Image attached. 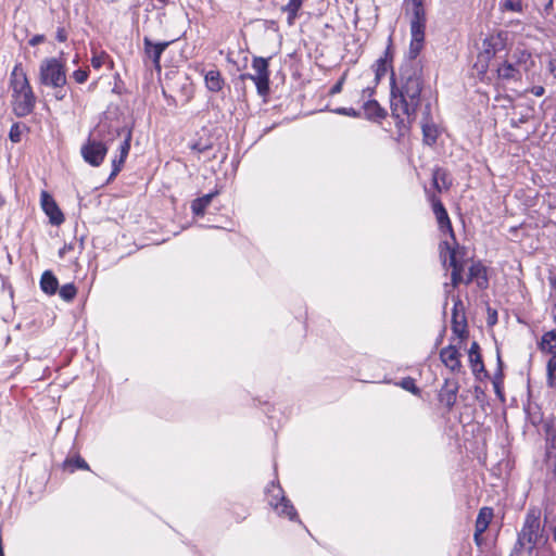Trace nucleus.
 I'll use <instances>...</instances> for the list:
<instances>
[{
  "mask_svg": "<svg viewBox=\"0 0 556 556\" xmlns=\"http://www.w3.org/2000/svg\"><path fill=\"white\" fill-rule=\"evenodd\" d=\"M421 89V71L413 64L400 68L399 80L392 77L391 111L397 127L406 128L415 119Z\"/></svg>",
  "mask_w": 556,
  "mask_h": 556,
  "instance_id": "f257e3e1",
  "label": "nucleus"
},
{
  "mask_svg": "<svg viewBox=\"0 0 556 556\" xmlns=\"http://www.w3.org/2000/svg\"><path fill=\"white\" fill-rule=\"evenodd\" d=\"M124 136L119 144V157L112 161L113 170L111 176L117 175L129 153L131 131L125 129H111L104 126H99L90 132L87 141L81 146L80 153L86 163L91 166L98 167L104 161L108 153L110 143L119 136Z\"/></svg>",
  "mask_w": 556,
  "mask_h": 556,
  "instance_id": "f03ea898",
  "label": "nucleus"
},
{
  "mask_svg": "<svg viewBox=\"0 0 556 556\" xmlns=\"http://www.w3.org/2000/svg\"><path fill=\"white\" fill-rule=\"evenodd\" d=\"M547 542L548 534L541 521V510L531 507L526 514L510 556H531L534 548L544 546Z\"/></svg>",
  "mask_w": 556,
  "mask_h": 556,
  "instance_id": "7ed1b4c3",
  "label": "nucleus"
},
{
  "mask_svg": "<svg viewBox=\"0 0 556 556\" xmlns=\"http://www.w3.org/2000/svg\"><path fill=\"white\" fill-rule=\"evenodd\" d=\"M12 108L18 117L29 115L36 104V96L21 63L16 64L10 75Z\"/></svg>",
  "mask_w": 556,
  "mask_h": 556,
  "instance_id": "20e7f679",
  "label": "nucleus"
},
{
  "mask_svg": "<svg viewBox=\"0 0 556 556\" xmlns=\"http://www.w3.org/2000/svg\"><path fill=\"white\" fill-rule=\"evenodd\" d=\"M405 14L409 18L410 45L409 56L416 59L425 42L427 24L426 10L422 0H404Z\"/></svg>",
  "mask_w": 556,
  "mask_h": 556,
  "instance_id": "39448f33",
  "label": "nucleus"
},
{
  "mask_svg": "<svg viewBox=\"0 0 556 556\" xmlns=\"http://www.w3.org/2000/svg\"><path fill=\"white\" fill-rule=\"evenodd\" d=\"M39 81L51 88L64 87L66 84L64 64L55 58L42 60L39 66Z\"/></svg>",
  "mask_w": 556,
  "mask_h": 556,
  "instance_id": "423d86ee",
  "label": "nucleus"
},
{
  "mask_svg": "<svg viewBox=\"0 0 556 556\" xmlns=\"http://www.w3.org/2000/svg\"><path fill=\"white\" fill-rule=\"evenodd\" d=\"M526 70V64L521 62V59H515L514 55L497 67V76L506 84L517 83L521 80L522 73Z\"/></svg>",
  "mask_w": 556,
  "mask_h": 556,
  "instance_id": "0eeeda50",
  "label": "nucleus"
},
{
  "mask_svg": "<svg viewBox=\"0 0 556 556\" xmlns=\"http://www.w3.org/2000/svg\"><path fill=\"white\" fill-rule=\"evenodd\" d=\"M268 497L270 506L274 507L278 515L286 516L291 520L296 517L294 507L291 505L290 501L285 497L280 486L273 484L268 489Z\"/></svg>",
  "mask_w": 556,
  "mask_h": 556,
  "instance_id": "6e6552de",
  "label": "nucleus"
},
{
  "mask_svg": "<svg viewBox=\"0 0 556 556\" xmlns=\"http://www.w3.org/2000/svg\"><path fill=\"white\" fill-rule=\"evenodd\" d=\"M252 68L256 75L257 81V93L260 96H266L269 91V70L268 60L255 56L252 61Z\"/></svg>",
  "mask_w": 556,
  "mask_h": 556,
  "instance_id": "1a4fd4ad",
  "label": "nucleus"
},
{
  "mask_svg": "<svg viewBox=\"0 0 556 556\" xmlns=\"http://www.w3.org/2000/svg\"><path fill=\"white\" fill-rule=\"evenodd\" d=\"M175 40L153 42L149 37L143 38L146 56L152 61L154 68L161 71V55Z\"/></svg>",
  "mask_w": 556,
  "mask_h": 556,
  "instance_id": "9d476101",
  "label": "nucleus"
},
{
  "mask_svg": "<svg viewBox=\"0 0 556 556\" xmlns=\"http://www.w3.org/2000/svg\"><path fill=\"white\" fill-rule=\"evenodd\" d=\"M460 352L457 345L450 344L440 351V359L444 366L452 372H460L463 365L460 362Z\"/></svg>",
  "mask_w": 556,
  "mask_h": 556,
  "instance_id": "9b49d317",
  "label": "nucleus"
},
{
  "mask_svg": "<svg viewBox=\"0 0 556 556\" xmlns=\"http://www.w3.org/2000/svg\"><path fill=\"white\" fill-rule=\"evenodd\" d=\"M40 204L43 212L49 216L52 225L59 226L64 222L63 213L59 208L54 199L47 191L41 192Z\"/></svg>",
  "mask_w": 556,
  "mask_h": 556,
  "instance_id": "f8f14e48",
  "label": "nucleus"
},
{
  "mask_svg": "<svg viewBox=\"0 0 556 556\" xmlns=\"http://www.w3.org/2000/svg\"><path fill=\"white\" fill-rule=\"evenodd\" d=\"M430 201L432 203L433 214L435 215L439 228L442 231H447L451 236H454L452 224L443 203L435 195H431Z\"/></svg>",
  "mask_w": 556,
  "mask_h": 556,
  "instance_id": "ddd939ff",
  "label": "nucleus"
},
{
  "mask_svg": "<svg viewBox=\"0 0 556 556\" xmlns=\"http://www.w3.org/2000/svg\"><path fill=\"white\" fill-rule=\"evenodd\" d=\"M504 49V42L500 35L490 36L482 42V51L479 58L483 61H489Z\"/></svg>",
  "mask_w": 556,
  "mask_h": 556,
  "instance_id": "4468645a",
  "label": "nucleus"
},
{
  "mask_svg": "<svg viewBox=\"0 0 556 556\" xmlns=\"http://www.w3.org/2000/svg\"><path fill=\"white\" fill-rule=\"evenodd\" d=\"M472 281H476L477 286L481 289L488 286L485 267L479 262H472L468 267L465 283L468 285Z\"/></svg>",
  "mask_w": 556,
  "mask_h": 556,
  "instance_id": "2eb2a0df",
  "label": "nucleus"
},
{
  "mask_svg": "<svg viewBox=\"0 0 556 556\" xmlns=\"http://www.w3.org/2000/svg\"><path fill=\"white\" fill-rule=\"evenodd\" d=\"M468 358L475 375L484 371V365L480 354V346L476 341H473L470 345L468 351Z\"/></svg>",
  "mask_w": 556,
  "mask_h": 556,
  "instance_id": "dca6fc26",
  "label": "nucleus"
},
{
  "mask_svg": "<svg viewBox=\"0 0 556 556\" xmlns=\"http://www.w3.org/2000/svg\"><path fill=\"white\" fill-rule=\"evenodd\" d=\"M452 331L459 339V343H462V341L464 339H466L468 336L467 324H466L465 317L462 316L459 318V315L456 311V306L453 309Z\"/></svg>",
  "mask_w": 556,
  "mask_h": 556,
  "instance_id": "f3484780",
  "label": "nucleus"
},
{
  "mask_svg": "<svg viewBox=\"0 0 556 556\" xmlns=\"http://www.w3.org/2000/svg\"><path fill=\"white\" fill-rule=\"evenodd\" d=\"M204 81L206 88L212 92H218L224 87V79L220 72L217 70L206 72L204 75Z\"/></svg>",
  "mask_w": 556,
  "mask_h": 556,
  "instance_id": "a211bd4d",
  "label": "nucleus"
},
{
  "mask_svg": "<svg viewBox=\"0 0 556 556\" xmlns=\"http://www.w3.org/2000/svg\"><path fill=\"white\" fill-rule=\"evenodd\" d=\"M364 114L368 119H382L387 112L376 100H367L363 104Z\"/></svg>",
  "mask_w": 556,
  "mask_h": 556,
  "instance_id": "6ab92c4d",
  "label": "nucleus"
},
{
  "mask_svg": "<svg viewBox=\"0 0 556 556\" xmlns=\"http://www.w3.org/2000/svg\"><path fill=\"white\" fill-rule=\"evenodd\" d=\"M492 518L493 509L490 507H482L477 516L475 530H477V532H484L492 521Z\"/></svg>",
  "mask_w": 556,
  "mask_h": 556,
  "instance_id": "aec40b11",
  "label": "nucleus"
},
{
  "mask_svg": "<svg viewBox=\"0 0 556 556\" xmlns=\"http://www.w3.org/2000/svg\"><path fill=\"white\" fill-rule=\"evenodd\" d=\"M432 181L434 188L441 192L442 190H447L451 187V180L448 179L447 173L437 167L432 173Z\"/></svg>",
  "mask_w": 556,
  "mask_h": 556,
  "instance_id": "412c9836",
  "label": "nucleus"
},
{
  "mask_svg": "<svg viewBox=\"0 0 556 556\" xmlns=\"http://www.w3.org/2000/svg\"><path fill=\"white\" fill-rule=\"evenodd\" d=\"M58 287H59V282H58V279L55 278V276L51 271H45L40 279L41 290L45 293L52 295L56 292Z\"/></svg>",
  "mask_w": 556,
  "mask_h": 556,
  "instance_id": "4be33fe9",
  "label": "nucleus"
},
{
  "mask_svg": "<svg viewBox=\"0 0 556 556\" xmlns=\"http://www.w3.org/2000/svg\"><path fill=\"white\" fill-rule=\"evenodd\" d=\"M540 349L544 353L556 354V328L542 336Z\"/></svg>",
  "mask_w": 556,
  "mask_h": 556,
  "instance_id": "5701e85b",
  "label": "nucleus"
},
{
  "mask_svg": "<svg viewBox=\"0 0 556 556\" xmlns=\"http://www.w3.org/2000/svg\"><path fill=\"white\" fill-rule=\"evenodd\" d=\"M214 195H215V193H208V194H205L201 198L193 200L191 203L192 213L197 216L204 215V212H205L206 207L210 205V203L212 202V199L214 198Z\"/></svg>",
  "mask_w": 556,
  "mask_h": 556,
  "instance_id": "b1692460",
  "label": "nucleus"
},
{
  "mask_svg": "<svg viewBox=\"0 0 556 556\" xmlns=\"http://www.w3.org/2000/svg\"><path fill=\"white\" fill-rule=\"evenodd\" d=\"M302 3L303 0H289L288 3L282 7V11L288 14L287 22L289 25H293Z\"/></svg>",
  "mask_w": 556,
  "mask_h": 556,
  "instance_id": "393cba45",
  "label": "nucleus"
},
{
  "mask_svg": "<svg viewBox=\"0 0 556 556\" xmlns=\"http://www.w3.org/2000/svg\"><path fill=\"white\" fill-rule=\"evenodd\" d=\"M421 128H422L424 142L429 146L434 144L437 141V138H438V134H439L437 126L433 123L426 122L422 124Z\"/></svg>",
  "mask_w": 556,
  "mask_h": 556,
  "instance_id": "a878e982",
  "label": "nucleus"
},
{
  "mask_svg": "<svg viewBox=\"0 0 556 556\" xmlns=\"http://www.w3.org/2000/svg\"><path fill=\"white\" fill-rule=\"evenodd\" d=\"M546 383L556 389V354H553L546 364Z\"/></svg>",
  "mask_w": 556,
  "mask_h": 556,
  "instance_id": "bb28decb",
  "label": "nucleus"
},
{
  "mask_svg": "<svg viewBox=\"0 0 556 556\" xmlns=\"http://www.w3.org/2000/svg\"><path fill=\"white\" fill-rule=\"evenodd\" d=\"M387 62L383 59H379L375 62L371 67V72L375 75L376 84H378L379 80L387 74Z\"/></svg>",
  "mask_w": 556,
  "mask_h": 556,
  "instance_id": "cd10ccee",
  "label": "nucleus"
},
{
  "mask_svg": "<svg viewBox=\"0 0 556 556\" xmlns=\"http://www.w3.org/2000/svg\"><path fill=\"white\" fill-rule=\"evenodd\" d=\"M450 267H452V273L463 274L465 270V265L463 262L458 261L457 252L455 249L450 250Z\"/></svg>",
  "mask_w": 556,
  "mask_h": 556,
  "instance_id": "c85d7f7f",
  "label": "nucleus"
},
{
  "mask_svg": "<svg viewBox=\"0 0 556 556\" xmlns=\"http://www.w3.org/2000/svg\"><path fill=\"white\" fill-rule=\"evenodd\" d=\"M76 293L77 289L73 283H66L59 290L60 296L67 302L72 301L76 296Z\"/></svg>",
  "mask_w": 556,
  "mask_h": 556,
  "instance_id": "c756f323",
  "label": "nucleus"
},
{
  "mask_svg": "<svg viewBox=\"0 0 556 556\" xmlns=\"http://www.w3.org/2000/svg\"><path fill=\"white\" fill-rule=\"evenodd\" d=\"M65 467H71V471H74L76 468L78 469H89L88 464L81 457L77 456L72 459L65 460Z\"/></svg>",
  "mask_w": 556,
  "mask_h": 556,
  "instance_id": "7c9ffc66",
  "label": "nucleus"
},
{
  "mask_svg": "<svg viewBox=\"0 0 556 556\" xmlns=\"http://www.w3.org/2000/svg\"><path fill=\"white\" fill-rule=\"evenodd\" d=\"M502 8L506 11L520 13L523 10L521 0H505Z\"/></svg>",
  "mask_w": 556,
  "mask_h": 556,
  "instance_id": "2f4dec72",
  "label": "nucleus"
},
{
  "mask_svg": "<svg viewBox=\"0 0 556 556\" xmlns=\"http://www.w3.org/2000/svg\"><path fill=\"white\" fill-rule=\"evenodd\" d=\"M9 138L12 142H20L22 138V128L18 124H13L11 126Z\"/></svg>",
  "mask_w": 556,
  "mask_h": 556,
  "instance_id": "473e14b6",
  "label": "nucleus"
},
{
  "mask_svg": "<svg viewBox=\"0 0 556 556\" xmlns=\"http://www.w3.org/2000/svg\"><path fill=\"white\" fill-rule=\"evenodd\" d=\"M337 114L351 116V117H358L361 116V113L356 111L353 108H338L334 110Z\"/></svg>",
  "mask_w": 556,
  "mask_h": 556,
  "instance_id": "72a5a7b5",
  "label": "nucleus"
},
{
  "mask_svg": "<svg viewBox=\"0 0 556 556\" xmlns=\"http://www.w3.org/2000/svg\"><path fill=\"white\" fill-rule=\"evenodd\" d=\"M345 78H346V73H344L341 76V78L332 86V88L330 89V94H337L342 91Z\"/></svg>",
  "mask_w": 556,
  "mask_h": 556,
  "instance_id": "f704fd0d",
  "label": "nucleus"
},
{
  "mask_svg": "<svg viewBox=\"0 0 556 556\" xmlns=\"http://www.w3.org/2000/svg\"><path fill=\"white\" fill-rule=\"evenodd\" d=\"M73 77L78 84H83L87 80L88 73L84 70H77L73 73Z\"/></svg>",
  "mask_w": 556,
  "mask_h": 556,
  "instance_id": "c9c22d12",
  "label": "nucleus"
},
{
  "mask_svg": "<svg viewBox=\"0 0 556 556\" xmlns=\"http://www.w3.org/2000/svg\"><path fill=\"white\" fill-rule=\"evenodd\" d=\"M402 387L413 393H418V388L416 387L413 379H405L402 382Z\"/></svg>",
  "mask_w": 556,
  "mask_h": 556,
  "instance_id": "e433bc0d",
  "label": "nucleus"
},
{
  "mask_svg": "<svg viewBox=\"0 0 556 556\" xmlns=\"http://www.w3.org/2000/svg\"><path fill=\"white\" fill-rule=\"evenodd\" d=\"M104 60H105V55H104V54H101V55H94V56L91 59V65H92L94 68H100V67L103 65Z\"/></svg>",
  "mask_w": 556,
  "mask_h": 556,
  "instance_id": "4c0bfd02",
  "label": "nucleus"
},
{
  "mask_svg": "<svg viewBox=\"0 0 556 556\" xmlns=\"http://www.w3.org/2000/svg\"><path fill=\"white\" fill-rule=\"evenodd\" d=\"M452 285L453 287H457L459 283L464 282L466 280V277L463 276V274L452 273Z\"/></svg>",
  "mask_w": 556,
  "mask_h": 556,
  "instance_id": "58836bf2",
  "label": "nucleus"
},
{
  "mask_svg": "<svg viewBox=\"0 0 556 556\" xmlns=\"http://www.w3.org/2000/svg\"><path fill=\"white\" fill-rule=\"evenodd\" d=\"M54 97L56 100H63L66 97V91L64 90V87L53 88Z\"/></svg>",
  "mask_w": 556,
  "mask_h": 556,
  "instance_id": "ea45409f",
  "label": "nucleus"
},
{
  "mask_svg": "<svg viewBox=\"0 0 556 556\" xmlns=\"http://www.w3.org/2000/svg\"><path fill=\"white\" fill-rule=\"evenodd\" d=\"M45 40L43 35H36L29 40V45L35 47Z\"/></svg>",
  "mask_w": 556,
  "mask_h": 556,
  "instance_id": "a19ab883",
  "label": "nucleus"
},
{
  "mask_svg": "<svg viewBox=\"0 0 556 556\" xmlns=\"http://www.w3.org/2000/svg\"><path fill=\"white\" fill-rule=\"evenodd\" d=\"M544 92L545 89L542 86H534L531 88V93L534 94L535 97H541L544 94Z\"/></svg>",
  "mask_w": 556,
  "mask_h": 556,
  "instance_id": "79ce46f5",
  "label": "nucleus"
},
{
  "mask_svg": "<svg viewBox=\"0 0 556 556\" xmlns=\"http://www.w3.org/2000/svg\"><path fill=\"white\" fill-rule=\"evenodd\" d=\"M456 402V390L455 391H452L447 394L446 396V404L448 406H453Z\"/></svg>",
  "mask_w": 556,
  "mask_h": 556,
  "instance_id": "37998d69",
  "label": "nucleus"
},
{
  "mask_svg": "<svg viewBox=\"0 0 556 556\" xmlns=\"http://www.w3.org/2000/svg\"><path fill=\"white\" fill-rule=\"evenodd\" d=\"M56 39L61 42L65 41L67 39L66 31L64 28H59L56 31Z\"/></svg>",
  "mask_w": 556,
  "mask_h": 556,
  "instance_id": "c03bdc74",
  "label": "nucleus"
},
{
  "mask_svg": "<svg viewBox=\"0 0 556 556\" xmlns=\"http://www.w3.org/2000/svg\"><path fill=\"white\" fill-rule=\"evenodd\" d=\"M483 533H484V532H477V530H475V533H473V540H475V543H476L478 546H480V545L482 544V541H483V539H482V534H483Z\"/></svg>",
  "mask_w": 556,
  "mask_h": 556,
  "instance_id": "a18cd8bd",
  "label": "nucleus"
},
{
  "mask_svg": "<svg viewBox=\"0 0 556 556\" xmlns=\"http://www.w3.org/2000/svg\"><path fill=\"white\" fill-rule=\"evenodd\" d=\"M548 67L553 76L556 77V58L549 61Z\"/></svg>",
  "mask_w": 556,
  "mask_h": 556,
  "instance_id": "49530a36",
  "label": "nucleus"
},
{
  "mask_svg": "<svg viewBox=\"0 0 556 556\" xmlns=\"http://www.w3.org/2000/svg\"><path fill=\"white\" fill-rule=\"evenodd\" d=\"M372 92H374V89L370 88V87L364 88L363 91H362L363 97H365V96L370 97L372 94Z\"/></svg>",
  "mask_w": 556,
  "mask_h": 556,
  "instance_id": "de8ad7c7",
  "label": "nucleus"
},
{
  "mask_svg": "<svg viewBox=\"0 0 556 556\" xmlns=\"http://www.w3.org/2000/svg\"><path fill=\"white\" fill-rule=\"evenodd\" d=\"M249 79L252 80L255 84V86L257 87V81L258 80L256 79V75L255 74H251V76H249Z\"/></svg>",
  "mask_w": 556,
  "mask_h": 556,
  "instance_id": "09e8293b",
  "label": "nucleus"
},
{
  "mask_svg": "<svg viewBox=\"0 0 556 556\" xmlns=\"http://www.w3.org/2000/svg\"><path fill=\"white\" fill-rule=\"evenodd\" d=\"M249 76H251V74H250V73H244V74H241V75L239 76V78H240L241 80H245V79H249Z\"/></svg>",
  "mask_w": 556,
  "mask_h": 556,
  "instance_id": "8fccbe9b",
  "label": "nucleus"
},
{
  "mask_svg": "<svg viewBox=\"0 0 556 556\" xmlns=\"http://www.w3.org/2000/svg\"><path fill=\"white\" fill-rule=\"evenodd\" d=\"M553 8V0H548L547 4L545 5V10L548 11Z\"/></svg>",
  "mask_w": 556,
  "mask_h": 556,
  "instance_id": "3c124183",
  "label": "nucleus"
},
{
  "mask_svg": "<svg viewBox=\"0 0 556 556\" xmlns=\"http://www.w3.org/2000/svg\"><path fill=\"white\" fill-rule=\"evenodd\" d=\"M551 283L556 289V274L551 278Z\"/></svg>",
  "mask_w": 556,
  "mask_h": 556,
  "instance_id": "603ef678",
  "label": "nucleus"
},
{
  "mask_svg": "<svg viewBox=\"0 0 556 556\" xmlns=\"http://www.w3.org/2000/svg\"><path fill=\"white\" fill-rule=\"evenodd\" d=\"M553 539L556 542V526L552 529Z\"/></svg>",
  "mask_w": 556,
  "mask_h": 556,
  "instance_id": "864d4df0",
  "label": "nucleus"
}]
</instances>
